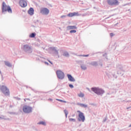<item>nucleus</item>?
<instances>
[{"mask_svg":"<svg viewBox=\"0 0 131 131\" xmlns=\"http://www.w3.org/2000/svg\"><path fill=\"white\" fill-rule=\"evenodd\" d=\"M67 76H68V78L70 81H71L72 82H74V81H75V79H74V78H73V77H72V76H71V75L68 74Z\"/></svg>","mask_w":131,"mask_h":131,"instance_id":"12","label":"nucleus"},{"mask_svg":"<svg viewBox=\"0 0 131 131\" xmlns=\"http://www.w3.org/2000/svg\"><path fill=\"white\" fill-rule=\"evenodd\" d=\"M78 96L80 98H83V97H84V94H83V93L81 92L79 94H78Z\"/></svg>","mask_w":131,"mask_h":131,"instance_id":"17","label":"nucleus"},{"mask_svg":"<svg viewBox=\"0 0 131 131\" xmlns=\"http://www.w3.org/2000/svg\"><path fill=\"white\" fill-rule=\"evenodd\" d=\"M69 86L70 88H71V89H73L74 88V86H73V85L70 84H69Z\"/></svg>","mask_w":131,"mask_h":131,"instance_id":"26","label":"nucleus"},{"mask_svg":"<svg viewBox=\"0 0 131 131\" xmlns=\"http://www.w3.org/2000/svg\"><path fill=\"white\" fill-rule=\"evenodd\" d=\"M76 32V30H72L70 31V33H75Z\"/></svg>","mask_w":131,"mask_h":131,"instance_id":"24","label":"nucleus"},{"mask_svg":"<svg viewBox=\"0 0 131 131\" xmlns=\"http://www.w3.org/2000/svg\"><path fill=\"white\" fill-rule=\"evenodd\" d=\"M76 28H77L76 27V26H68L67 27V29L69 30H70L71 29H76Z\"/></svg>","mask_w":131,"mask_h":131,"instance_id":"14","label":"nucleus"},{"mask_svg":"<svg viewBox=\"0 0 131 131\" xmlns=\"http://www.w3.org/2000/svg\"><path fill=\"white\" fill-rule=\"evenodd\" d=\"M24 51H25V52H28V51H31V47H30V46L27 45H24Z\"/></svg>","mask_w":131,"mask_h":131,"instance_id":"10","label":"nucleus"},{"mask_svg":"<svg viewBox=\"0 0 131 131\" xmlns=\"http://www.w3.org/2000/svg\"><path fill=\"white\" fill-rule=\"evenodd\" d=\"M63 56H64L65 57H68V56H69V54H68V53H66L63 54Z\"/></svg>","mask_w":131,"mask_h":131,"instance_id":"25","label":"nucleus"},{"mask_svg":"<svg viewBox=\"0 0 131 131\" xmlns=\"http://www.w3.org/2000/svg\"><path fill=\"white\" fill-rule=\"evenodd\" d=\"M0 119H2V117H0Z\"/></svg>","mask_w":131,"mask_h":131,"instance_id":"32","label":"nucleus"},{"mask_svg":"<svg viewBox=\"0 0 131 131\" xmlns=\"http://www.w3.org/2000/svg\"><path fill=\"white\" fill-rule=\"evenodd\" d=\"M92 91L94 92L97 95H103L105 92L103 89L98 88H92L91 89Z\"/></svg>","mask_w":131,"mask_h":131,"instance_id":"2","label":"nucleus"},{"mask_svg":"<svg viewBox=\"0 0 131 131\" xmlns=\"http://www.w3.org/2000/svg\"><path fill=\"white\" fill-rule=\"evenodd\" d=\"M49 62H50V63H51V64H52V62H51V61H49Z\"/></svg>","mask_w":131,"mask_h":131,"instance_id":"31","label":"nucleus"},{"mask_svg":"<svg viewBox=\"0 0 131 131\" xmlns=\"http://www.w3.org/2000/svg\"><path fill=\"white\" fill-rule=\"evenodd\" d=\"M107 4L110 6H118L119 5V2L118 0H107Z\"/></svg>","mask_w":131,"mask_h":131,"instance_id":"6","label":"nucleus"},{"mask_svg":"<svg viewBox=\"0 0 131 131\" xmlns=\"http://www.w3.org/2000/svg\"><path fill=\"white\" fill-rule=\"evenodd\" d=\"M81 68L83 70H85V69H86V67H85V66H84V65H82V66H81Z\"/></svg>","mask_w":131,"mask_h":131,"instance_id":"20","label":"nucleus"},{"mask_svg":"<svg viewBox=\"0 0 131 131\" xmlns=\"http://www.w3.org/2000/svg\"><path fill=\"white\" fill-rule=\"evenodd\" d=\"M38 124H42V125H46V122L41 121L38 123Z\"/></svg>","mask_w":131,"mask_h":131,"instance_id":"19","label":"nucleus"},{"mask_svg":"<svg viewBox=\"0 0 131 131\" xmlns=\"http://www.w3.org/2000/svg\"><path fill=\"white\" fill-rule=\"evenodd\" d=\"M23 111L25 113H31L32 107L28 105H25L23 107Z\"/></svg>","mask_w":131,"mask_h":131,"instance_id":"5","label":"nucleus"},{"mask_svg":"<svg viewBox=\"0 0 131 131\" xmlns=\"http://www.w3.org/2000/svg\"><path fill=\"white\" fill-rule=\"evenodd\" d=\"M77 113H79L78 118V121H82V122H84V120H85V117H84L83 114L79 111H77Z\"/></svg>","mask_w":131,"mask_h":131,"instance_id":"4","label":"nucleus"},{"mask_svg":"<svg viewBox=\"0 0 131 131\" xmlns=\"http://www.w3.org/2000/svg\"><path fill=\"white\" fill-rule=\"evenodd\" d=\"M74 16H79L78 12L70 13L68 14V17H74Z\"/></svg>","mask_w":131,"mask_h":131,"instance_id":"11","label":"nucleus"},{"mask_svg":"<svg viewBox=\"0 0 131 131\" xmlns=\"http://www.w3.org/2000/svg\"><path fill=\"white\" fill-rule=\"evenodd\" d=\"M26 100H27L28 101H30V99L29 98H26L24 99L25 102H26Z\"/></svg>","mask_w":131,"mask_h":131,"instance_id":"27","label":"nucleus"},{"mask_svg":"<svg viewBox=\"0 0 131 131\" xmlns=\"http://www.w3.org/2000/svg\"><path fill=\"white\" fill-rule=\"evenodd\" d=\"M114 35V34H113V33H110V36H111V37L113 36Z\"/></svg>","mask_w":131,"mask_h":131,"instance_id":"28","label":"nucleus"},{"mask_svg":"<svg viewBox=\"0 0 131 131\" xmlns=\"http://www.w3.org/2000/svg\"><path fill=\"white\" fill-rule=\"evenodd\" d=\"M5 64L6 65V66H8V67H11L12 65H11V63L9 61H5Z\"/></svg>","mask_w":131,"mask_h":131,"instance_id":"15","label":"nucleus"},{"mask_svg":"<svg viewBox=\"0 0 131 131\" xmlns=\"http://www.w3.org/2000/svg\"><path fill=\"white\" fill-rule=\"evenodd\" d=\"M64 17H66V15H62L60 16V18H64Z\"/></svg>","mask_w":131,"mask_h":131,"instance_id":"30","label":"nucleus"},{"mask_svg":"<svg viewBox=\"0 0 131 131\" xmlns=\"http://www.w3.org/2000/svg\"><path fill=\"white\" fill-rule=\"evenodd\" d=\"M30 37H35V34H34V33H32V34H30Z\"/></svg>","mask_w":131,"mask_h":131,"instance_id":"22","label":"nucleus"},{"mask_svg":"<svg viewBox=\"0 0 131 131\" xmlns=\"http://www.w3.org/2000/svg\"><path fill=\"white\" fill-rule=\"evenodd\" d=\"M19 5L22 8H25L27 7V2L25 0H20Z\"/></svg>","mask_w":131,"mask_h":131,"instance_id":"9","label":"nucleus"},{"mask_svg":"<svg viewBox=\"0 0 131 131\" xmlns=\"http://www.w3.org/2000/svg\"><path fill=\"white\" fill-rule=\"evenodd\" d=\"M79 105L80 106V107H82L83 108H86V107H88L86 104H84L82 103H80Z\"/></svg>","mask_w":131,"mask_h":131,"instance_id":"16","label":"nucleus"},{"mask_svg":"<svg viewBox=\"0 0 131 131\" xmlns=\"http://www.w3.org/2000/svg\"><path fill=\"white\" fill-rule=\"evenodd\" d=\"M56 101H58L59 102H61V103H67V101L65 100H62L59 99H56Z\"/></svg>","mask_w":131,"mask_h":131,"instance_id":"18","label":"nucleus"},{"mask_svg":"<svg viewBox=\"0 0 131 131\" xmlns=\"http://www.w3.org/2000/svg\"><path fill=\"white\" fill-rule=\"evenodd\" d=\"M130 127L131 126V124H130V126H129Z\"/></svg>","mask_w":131,"mask_h":131,"instance_id":"33","label":"nucleus"},{"mask_svg":"<svg viewBox=\"0 0 131 131\" xmlns=\"http://www.w3.org/2000/svg\"><path fill=\"white\" fill-rule=\"evenodd\" d=\"M34 13V10H33V8H30V9L28 11V14H29V15H33Z\"/></svg>","mask_w":131,"mask_h":131,"instance_id":"13","label":"nucleus"},{"mask_svg":"<svg viewBox=\"0 0 131 131\" xmlns=\"http://www.w3.org/2000/svg\"><path fill=\"white\" fill-rule=\"evenodd\" d=\"M64 113H65L66 117H67V115H68V111H67V110H64Z\"/></svg>","mask_w":131,"mask_h":131,"instance_id":"23","label":"nucleus"},{"mask_svg":"<svg viewBox=\"0 0 131 131\" xmlns=\"http://www.w3.org/2000/svg\"><path fill=\"white\" fill-rule=\"evenodd\" d=\"M73 116H74V115H73Z\"/></svg>","mask_w":131,"mask_h":131,"instance_id":"34","label":"nucleus"},{"mask_svg":"<svg viewBox=\"0 0 131 131\" xmlns=\"http://www.w3.org/2000/svg\"><path fill=\"white\" fill-rule=\"evenodd\" d=\"M56 74L57 77H58L59 79H63V78L65 77V75L64 74V73H63V72H62L61 71H57Z\"/></svg>","mask_w":131,"mask_h":131,"instance_id":"8","label":"nucleus"},{"mask_svg":"<svg viewBox=\"0 0 131 131\" xmlns=\"http://www.w3.org/2000/svg\"><path fill=\"white\" fill-rule=\"evenodd\" d=\"M40 13L42 14V15H49L50 10L47 8H42L40 10Z\"/></svg>","mask_w":131,"mask_h":131,"instance_id":"7","label":"nucleus"},{"mask_svg":"<svg viewBox=\"0 0 131 131\" xmlns=\"http://www.w3.org/2000/svg\"><path fill=\"white\" fill-rule=\"evenodd\" d=\"M69 121L71 122H75V121H76V120L73 118H70Z\"/></svg>","mask_w":131,"mask_h":131,"instance_id":"21","label":"nucleus"},{"mask_svg":"<svg viewBox=\"0 0 131 131\" xmlns=\"http://www.w3.org/2000/svg\"><path fill=\"white\" fill-rule=\"evenodd\" d=\"M82 57H89V54L86 55H82Z\"/></svg>","mask_w":131,"mask_h":131,"instance_id":"29","label":"nucleus"},{"mask_svg":"<svg viewBox=\"0 0 131 131\" xmlns=\"http://www.w3.org/2000/svg\"><path fill=\"white\" fill-rule=\"evenodd\" d=\"M0 89L5 96H9L10 95V90H9L7 86L2 85L1 86Z\"/></svg>","mask_w":131,"mask_h":131,"instance_id":"3","label":"nucleus"},{"mask_svg":"<svg viewBox=\"0 0 131 131\" xmlns=\"http://www.w3.org/2000/svg\"><path fill=\"white\" fill-rule=\"evenodd\" d=\"M8 12V13H12V9L11 7L6 4L5 2H3L2 4V12Z\"/></svg>","mask_w":131,"mask_h":131,"instance_id":"1","label":"nucleus"}]
</instances>
